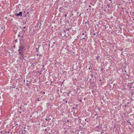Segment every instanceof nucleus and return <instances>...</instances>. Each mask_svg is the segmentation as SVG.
Masks as SVG:
<instances>
[{"label":"nucleus","mask_w":134,"mask_h":134,"mask_svg":"<svg viewBox=\"0 0 134 134\" xmlns=\"http://www.w3.org/2000/svg\"><path fill=\"white\" fill-rule=\"evenodd\" d=\"M15 15L17 16H22V12H19V13H17Z\"/></svg>","instance_id":"nucleus-3"},{"label":"nucleus","mask_w":134,"mask_h":134,"mask_svg":"<svg viewBox=\"0 0 134 134\" xmlns=\"http://www.w3.org/2000/svg\"><path fill=\"white\" fill-rule=\"evenodd\" d=\"M52 81H51V83H52Z\"/></svg>","instance_id":"nucleus-52"},{"label":"nucleus","mask_w":134,"mask_h":134,"mask_svg":"<svg viewBox=\"0 0 134 134\" xmlns=\"http://www.w3.org/2000/svg\"><path fill=\"white\" fill-rule=\"evenodd\" d=\"M38 54H37L36 55V56H38Z\"/></svg>","instance_id":"nucleus-26"},{"label":"nucleus","mask_w":134,"mask_h":134,"mask_svg":"<svg viewBox=\"0 0 134 134\" xmlns=\"http://www.w3.org/2000/svg\"><path fill=\"white\" fill-rule=\"evenodd\" d=\"M15 42H17V39L15 40Z\"/></svg>","instance_id":"nucleus-14"},{"label":"nucleus","mask_w":134,"mask_h":134,"mask_svg":"<svg viewBox=\"0 0 134 134\" xmlns=\"http://www.w3.org/2000/svg\"><path fill=\"white\" fill-rule=\"evenodd\" d=\"M24 29H25V26L24 27H23Z\"/></svg>","instance_id":"nucleus-34"},{"label":"nucleus","mask_w":134,"mask_h":134,"mask_svg":"<svg viewBox=\"0 0 134 134\" xmlns=\"http://www.w3.org/2000/svg\"><path fill=\"white\" fill-rule=\"evenodd\" d=\"M100 57L99 56H98L97 57H96V59L97 60H99V58Z\"/></svg>","instance_id":"nucleus-5"},{"label":"nucleus","mask_w":134,"mask_h":134,"mask_svg":"<svg viewBox=\"0 0 134 134\" xmlns=\"http://www.w3.org/2000/svg\"><path fill=\"white\" fill-rule=\"evenodd\" d=\"M17 88H16V89H17Z\"/></svg>","instance_id":"nucleus-56"},{"label":"nucleus","mask_w":134,"mask_h":134,"mask_svg":"<svg viewBox=\"0 0 134 134\" xmlns=\"http://www.w3.org/2000/svg\"><path fill=\"white\" fill-rule=\"evenodd\" d=\"M40 74H41V73H40Z\"/></svg>","instance_id":"nucleus-53"},{"label":"nucleus","mask_w":134,"mask_h":134,"mask_svg":"<svg viewBox=\"0 0 134 134\" xmlns=\"http://www.w3.org/2000/svg\"><path fill=\"white\" fill-rule=\"evenodd\" d=\"M10 133V131H8L7 132V133Z\"/></svg>","instance_id":"nucleus-24"},{"label":"nucleus","mask_w":134,"mask_h":134,"mask_svg":"<svg viewBox=\"0 0 134 134\" xmlns=\"http://www.w3.org/2000/svg\"><path fill=\"white\" fill-rule=\"evenodd\" d=\"M133 129H134V127L133 128Z\"/></svg>","instance_id":"nucleus-57"},{"label":"nucleus","mask_w":134,"mask_h":134,"mask_svg":"<svg viewBox=\"0 0 134 134\" xmlns=\"http://www.w3.org/2000/svg\"><path fill=\"white\" fill-rule=\"evenodd\" d=\"M13 86L14 87H12V86H10V89L11 88H15V86H14V85H13Z\"/></svg>","instance_id":"nucleus-6"},{"label":"nucleus","mask_w":134,"mask_h":134,"mask_svg":"<svg viewBox=\"0 0 134 134\" xmlns=\"http://www.w3.org/2000/svg\"><path fill=\"white\" fill-rule=\"evenodd\" d=\"M124 9V8H122V9Z\"/></svg>","instance_id":"nucleus-39"},{"label":"nucleus","mask_w":134,"mask_h":134,"mask_svg":"<svg viewBox=\"0 0 134 134\" xmlns=\"http://www.w3.org/2000/svg\"><path fill=\"white\" fill-rule=\"evenodd\" d=\"M48 47H49H49H50V44H48Z\"/></svg>","instance_id":"nucleus-23"},{"label":"nucleus","mask_w":134,"mask_h":134,"mask_svg":"<svg viewBox=\"0 0 134 134\" xmlns=\"http://www.w3.org/2000/svg\"><path fill=\"white\" fill-rule=\"evenodd\" d=\"M123 49H122L121 50V51H123Z\"/></svg>","instance_id":"nucleus-45"},{"label":"nucleus","mask_w":134,"mask_h":134,"mask_svg":"<svg viewBox=\"0 0 134 134\" xmlns=\"http://www.w3.org/2000/svg\"><path fill=\"white\" fill-rule=\"evenodd\" d=\"M67 16V14H65V17H66Z\"/></svg>","instance_id":"nucleus-22"},{"label":"nucleus","mask_w":134,"mask_h":134,"mask_svg":"<svg viewBox=\"0 0 134 134\" xmlns=\"http://www.w3.org/2000/svg\"><path fill=\"white\" fill-rule=\"evenodd\" d=\"M125 72H126V70L125 71Z\"/></svg>","instance_id":"nucleus-40"},{"label":"nucleus","mask_w":134,"mask_h":134,"mask_svg":"<svg viewBox=\"0 0 134 134\" xmlns=\"http://www.w3.org/2000/svg\"><path fill=\"white\" fill-rule=\"evenodd\" d=\"M102 71L103 70V68H101L100 69Z\"/></svg>","instance_id":"nucleus-12"},{"label":"nucleus","mask_w":134,"mask_h":134,"mask_svg":"<svg viewBox=\"0 0 134 134\" xmlns=\"http://www.w3.org/2000/svg\"><path fill=\"white\" fill-rule=\"evenodd\" d=\"M91 69V68H90H90H88V69H89V70H90V69Z\"/></svg>","instance_id":"nucleus-28"},{"label":"nucleus","mask_w":134,"mask_h":134,"mask_svg":"<svg viewBox=\"0 0 134 134\" xmlns=\"http://www.w3.org/2000/svg\"><path fill=\"white\" fill-rule=\"evenodd\" d=\"M93 9H94L93 8L92 9V10H93Z\"/></svg>","instance_id":"nucleus-48"},{"label":"nucleus","mask_w":134,"mask_h":134,"mask_svg":"<svg viewBox=\"0 0 134 134\" xmlns=\"http://www.w3.org/2000/svg\"><path fill=\"white\" fill-rule=\"evenodd\" d=\"M85 38V37H83L81 39V40H82V39H84Z\"/></svg>","instance_id":"nucleus-18"},{"label":"nucleus","mask_w":134,"mask_h":134,"mask_svg":"<svg viewBox=\"0 0 134 134\" xmlns=\"http://www.w3.org/2000/svg\"><path fill=\"white\" fill-rule=\"evenodd\" d=\"M51 118L49 119H47V118L45 119V120L48 121H49L50 120H51Z\"/></svg>","instance_id":"nucleus-7"},{"label":"nucleus","mask_w":134,"mask_h":134,"mask_svg":"<svg viewBox=\"0 0 134 134\" xmlns=\"http://www.w3.org/2000/svg\"><path fill=\"white\" fill-rule=\"evenodd\" d=\"M109 5H110L109 4L108 5H107V6H108V8H109L110 7Z\"/></svg>","instance_id":"nucleus-21"},{"label":"nucleus","mask_w":134,"mask_h":134,"mask_svg":"<svg viewBox=\"0 0 134 134\" xmlns=\"http://www.w3.org/2000/svg\"><path fill=\"white\" fill-rule=\"evenodd\" d=\"M24 131L25 132V130H24Z\"/></svg>","instance_id":"nucleus-50"},{"label":"nucleus","mask_w":134,"mask_h":134,"mask_svg":"<svg viewBox=\"0 0 134 134\" xmlns=\"http://www.w3.org/2000/svg\"><path fill=\"white\" fill-rule=\"evenodd\" d=\"M7 133V132H5V133L6 134Z\"/></svg>","instance_id":"nucleus-47"},{"label":"nucleus","mask_w":134,"mask_h":134,"mask_svg":"<svg viewBox=\"0 0 134 134\" xmlns=\"http://www.w3.org/2000/svg\"><path fill=\"white\" fill-rule=\"evenodd\" d=\"M89 7H91V6L90 5H89Z\"/></svg>","instance_id":"nucleus-29"},{"label":"nucleus","mask_w":134,"mask_h":134,"mask_svg":"<svg viewBox=\"0 0 134 134\" xmlns=\"http://www.w3.org/2000/svg\"><path fill=\"white\" fill-rule=\"evenodd\" d=\"M90 68H91V65H90Z\"/></svg>","instance_id":"nucleus-36"},{"label":"nucleus","mask_w":134,"mask_h":134,"mask_svg":"<svg viewBox=\"0 0 134 134\" xmlns=\"http://www.w3.org/2000/svg\"><path fill=\"white\" fill-rule=\"evenodd\" d=\"M71 91H69L67 93V95L68 96H69V94L70 93Z\"/></svg>","instance_id":"nucleus-9"},{"label":"nucleus","mask_w":134,"mask_h":134,"mask_svg":"<svg viewBox=\"0 0 134 134\" xmlns=\"http://www.w3.org/2000/svg\"><path fill=\"white\" fill-rule=\"evenodd\" d=\"M24 47V45H21L19 47V49L18 50H20L23 51V48Z\"/></svg>","instance_id":"nucleus-2"},{"label":"nucleus","mask_w":134,"mask_h":134,"mask_svg":"<svg viewBox=\"0 0 134 134\" xmlns=\"http://www.w3.org/2000/svg\"><path fill=\"white\" fill-rule=\"evenodd\" d=\"M131 100L132 102H133V99H132V98H131Z\"/></svg>","instance_id":"nucleus-20"},{"label":"nucleus","mask_w":134,"mask_h":134,"mask_svg":"<svg viewBox=\"0 0 134 134\" xmlns=\"http://www.w3.org/2000/svg\"><path fill=\"white\" fill-rule=\"evenodd\" d=\"M66 121H67V122H69V120H66Z\"/></svg>","instance_id":"nucleus-30"},{"label":"nucleus","mask_w":134,"mask_h":134,"mask_svg":"<svg viewBox=\"0 0 134 134\" xmlns=\"http://www.w3.org/2000/svg\"><path fill=\"white\" fill-rule=\"evenodd\" d=\"M65 99H63V101H65Z\"/></svg>","instance_id":"nucleus-35"},{"label":"nucleus","mask_w":134,"mask_h":134,"mask_svg":"<svg viewBox=\"0 0 134 134\" xmlns=\"http://www.w3.org/2000/svg\"><path fill=\"white\" fill-rule=\"evenodd\" d=\"M30 82L29 83H27L26 84V85L27 86H30V82Z\"/></svg>","instance_id":"nucleus-8"},{"label":"nucleus","mask_w":134,"mask_h":134,"mask_svg":"<svg viewBox=\"0 0 134 134\" xmlns=\"http://www.w3.org/2000/svg\"><path fill=\"white\" fill-rule=\"evenodd\" d=\"M126 105H125V107H126Z\"/></svg>","instance_id":"nucleus-41"},{"label":"nucleus","mask_w":134,"mask_h":134,"mask_svg":"<svg viewBox=\"0 0 134 134\" xmlns=\"http://www.w3.org/2000/svg\"><path fill=\"white\" fill-rule=\"evenodd\" d=\"M96 35V33H95L93 34V35Z\"/></svg>","instance_id":"nucleus-27"},{"label":"nucleus","mask_w":134,"mask_h":134,"mask_svg":"<svg viewBox=\"0 0 134 134\" xmlns=\"http://www.w3.org/2000/svg\"><path fill=\"white\" fill-rule=\"evenodd\" d=\"M64 83V82H62V84H63V83Z\"/></svg>","instance_id":"nucleus-33"},{"label":"nucleus","mask_w":134,"mask_h":134,"mask_svg":"<svg viewBox=\"0 0 134 134\" xmlns=\"http://www.w3.org/2000/svg\"><path fill=\"white\" fill-rule=\"evenodd\" d=\"M74 109V108H73V109Z\"/></svg>","instance_id":"nucleus-55"},{"label":"nucleus","mask_w":134,"mask_h":134,"mask_svg":"<svg viewBox=\"0 0 134 134\" xmlns=\"http://www.w3.org/2000/svg\"><path fill=\"white\" fill-rule=\"evenodd\" d=\"M68 102V101L67 100H66V101H65V103H67Z\"/></svg>","instance_id":"nucleus-25"},{"label":"nucleus","mask_w":134,"mask_h":134,"mask_svg":"<svg viewBox=\"0 0 134 134\" xmlns=\"http://www.w3.org/2000/svg\"><path fill=\"white\" fill-rule=\"evenodd\" d=\"M18 36L19 37V36H20L19 35H18Z\"/></svg>","instance_id":"nucleus-49"},{"label":"nucleus","mask_w":134,"mask_h":134,"mask_svg":"<svg viewBox=\"0 0 134 134\" xmlns=\"http://www.w3.org/2000/svg\"><path fill=\"white\" fill-rule=\"evenodd\" d=\"M53 43H54V42H53Z\"/></svg>","instance_id":"nucleus-51"},{"label":"nucleus","mask_w":134,"mask_h":134,"mask_svg":"<svg viewBox=\"0 0 134 134\" xmlns=\"http://www.w3.org/2000/svg\"><path fill=\"white\" fill-rule=\"evenodd\" d=\"M38 49L39 48H37L36 49V50H37V52H38Z\"/></svg>","instance_id":"nucleus-13"},{"label":"nucleus","mask_w":134,"mask_h":134,"mask_svg":"<svg viewBox=\"0 0 134 134\" xmlns=\"http://www.w3.org/2000/svg\"><path fill=\"white\" fill-rule=\"evenodd\" d=\"M15 46H13V47H14V48H15Z\"/></svg>","instance_id":"nucleus-38"},{"label":"nucleus","mask_w":134,"mask_h":134,"mask_svg":"<svg viewBox=\"0 0 134 134\" xmlns=\"http://www.w3.org/2000/svg\"><path fill=\"white\" fill-rule=\"evenodd\" d=\"M45 66V65H42V67H44V66Z\"/></svg>","instance_id":"nucleus-31"},{"label":"nucleus","mask_w":134,"mask_h":134,"mask_svg":"<svg viewBox=\"0 0 134 134\" xmlns=\"http://www.w3.org/2000/svg\"><path fill=\"white\" fill-rule=\"evenodd\" d=\"M86 119H85V121H86Z\"/></svg>","instance_id":"nucleus-42"},{"label":"nucleus","mask_w":134,"mask_h":134,"mask_svg":"<svg viewBox=\"0 0 134 134\" xmlns=\"http://www.w3.org/2000/svg\"><path fill=\"white\" fill-rule=\"evenodd\" d=\"M99 81H101L102 80L101 79H100V80H99Z\"/></svg>","instance_id":"nucleus-32"},{"label":"nucleus","mask_w":134,"mask_h":134,"mask_svg":"<svg viewBox=\"0 0 134 134\" xmlns=\"http://www.w3.org/2000/svg\"><path fill=\"white\" fill-rule=\"evenodd\" d=\"M109 1H111V2L110 3H112V1H111V0H109Z\"/></svg>","instance_id":"nucleus-16"},{"label":"nucleus","mask_w":134,"mask_h":134,"mask_svg":"<svg viewBox=\"0 0 134 134\" xmlns=\"http://www.w3.org/2000/svg\"><path fill=\"white\" fill-rule=\"evenodd\" d=\"M36 100L38 101H40L39 98H38Z\"/></svg>","instance_id":"nucleus-17"},{"label":"nucleus","mask_w":134,"mask_h":134,"mask_svg":"<svg viewBox=\"0 0 134 134\" xmlns=\"http://www.w3.org/2000/svg\"><path fill=\"white\" fill-rule=\"evenodd\" d=\"M19 40H20V44H21L22 43H21V39L20 38Z\"/></svg>","instance_id":"nucleus-10"},{"label":"nucleus","mask_w":134,"mask_h":134,"mask_svg":"<svg viewBox=\"0 0 134 134\" xmlns=\"http://www.w3.org/2000/svg\"><path fill=\"white\" fill-rule=\"evenodd\" d=\"M23 37V36H22L21 37Z\"/></svg>","instance_id":"nucleus-44"},{"label":"nucleus","mask_w":134,"mask_h":134,"mask_svg":"<svg viewBox=\"0 0 134 134\" xmlns=\"http://www.w3.org/2000/svg\"><path fill=\"white\" fill-rule=\"evenodd\" d=\"M85 98H84V100H85Z\"/></svg>","instance_id":"nucleus-54"},{"label":"nucleus","mask_w":134,"mask_h":134,"mask_svg":"<svg viewBox=\"0 0 134 134\" xmlns=\"http://www.w3.org/2000/svg\"><path fill=\"white\" fill-rule=\"evenodd\" d=\"M43 94H45V92H43Z\"/></svg>","instance_id":"nucleus-37"},{"label":"nucleus","mask_w":134,"mask_h":134,"mask_svg":"<svg viewBox=\"0 0 134 134\" xmlns=\"http://www.w3.org/2000/svg\"><path fill=\"white\" fill-rule=\"evenodd\" d=\"M126 75L127 76H129V75H128V74H127L126 73Z\"/></svg>","instance_id":"nucleus-19"},{"label":"nucleus","mask_w":134,"mask_h":134,"mask_svg":"<svg viewBox=\"0 0 134 134\" xmlns=\"http://www.w3.org/2000/svg\"><path fill=\"white\" fill-rule=\"evenodd\" d=\"M18 51L19 52V54L20 55L19 59H24V54L22 52V51L18 50Z\"/></svg>","instance_id":"nucleus-1"},{"label":"nucleus","mask_w":134,"mask_h":134,"mask_svg":"<svg viewBox=\"0 0 134 134\" xmlns=\"http://www.w3.org/2000/svg\"><path fill=\"white\" fill-rule=\"evenodd\" d=\"M127 121L130 124V125H131V122H128V121Z\"/></svg>","instance_id":"nucleus-11"},{"label":"nucleus","mask_w":134,"mask_h":134,"mask_svg":"<svg viewBox=\"0 0 134 134\" xmlns=\"http://www.w3.org/2000/svg\"><path fill=\"white\" fill-rule=\"evenodd\" d=\"M26 81H27V82H28V81L27 80H26Z\"/></svg>","instance_id":"nucleus-46"},{"label":"nucleus","mask_w":134,"mask_h":134,"mask_svg":"<svg viewBox=\"0 0 134 134\" xmlns=\"http://www.w3.org/2000/svg\"><path fill=\"white\" fill-rule=\"evenodd\" d=\"M87 33L86 31H85V33H83L82 34V35H85L84 37H86L87 36V34H85V33Z\"/></svg>","instance_id":"nucleus-4"},{"label":"nucleus","mask_w":134,"mask_h":134,"mask_svg":"<svg viewBox=\"0 0 134 134\" xmlns=\"http://www.w3.org/2000/svg\"><path fill=\"white\" fill-rule=\"evenodd\" d=\"M90 4H92V3H90Z\"/></svg>","instance_id":"nucleus-43"},{"label":"nucleus","mask_w":134,"mask_h":134,"mask_svg":"<svg viewBox=\"0 0 134 134\" xmlns=\"http://www.w3.org/2000/svg\"><path fill=\"white\" fill-rule=\"evenodd\" d=\"M45 70V69H44L42 68V69H41V70L43 71V70Z\"/></svg>","instance_id":"nucleus-15"}]
</instances>
